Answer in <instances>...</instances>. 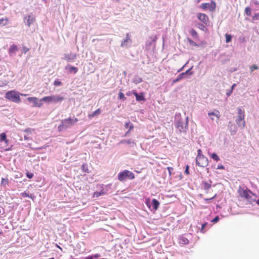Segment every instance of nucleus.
Instances as JSON below:
<instances>
[{
    "instance_id": "42",
    "label": "nucleus",
    "mask_w": 259,
    "mask_h": 259,
    "mask_svg": "<svg viewBox=\"0 0 259 259\" xmlns=\"http://www.w3.org/2000/svg\"><path fill=\"white\" fill-rule=\"evenodd\" d=\"M207 225V223H205L203 224H202V226H201V231L202 232V233H204L205 232V231H204V229L205 228V227H206V226Z\"/></svg>"
},
{
    "instance_id": "1",
    "label": "nucleus",
    "mask_w": 259,
    "mask_h": 259,
    "mask_svg": "<svg viewBox=\"0 0 259 259\" xmlns=\"http://www.w3.org/2000/svg\"><path fill=\"white\" fill-rule=\"evenodd\" d=\"M238 193L241 197L246 199L250 203H253L256 201L255 195L248 189H244L239 187L238 190Z\"/></svg>"
},
{
    "instance_id": "47",
    "label": "nucleus",
    "mask_w": 259,
    "mask_h": 259,
    "mask_svg": "<svg viewBox=\"0 0 259 259\" xmlns=\"http://www.w3.org/2000/svg\"><path fill=\"white\" fill-rule=\"evenodd\" d=\"M189 165H187L186 166V168H185V173L187 175H189Z\"/></svg>"
},
{
    "instance_id": "48",
    "label": "nucleus",
    "mask_w": 259,
    "mask_h": 259,
    "mask_svg": "<svg viewBox=\"0 0 259 259\" xmlns=\"http://www.w3.org/2000/svg\"><path fill=\"white\" fill-rule=\"evenodd\" d=\"M21 195L23 197H29V194L26 192L22 193Z\"/></svg>"
},
{
    "instance_id": "44",
    "label": "nucleus",
    "mask_w": 259,
    "mask_h": 259,
    "mask_svg": "<svg viewBox=\"0 0 259 259\" xmlns=\"http://www.w3.org/2000/svg\"><path fill=\"white\" fill-rule=\"evenodd\" d=\"M26 176L28 178L31 179L33 177V174L32 173H30L29 172H27L26 174Z\"/></svg>"
},
{
    "instance_id": "33",
    "label": "nucleus",
    "mask_w": 259,
    "mask_h": 259,
    "mask_svg": "<svg viewBox=\"0 0 259 259\" xmlns=\"http://www.w3.org/2000/svg\"><path fill=\"white\" fill-rule=\"evenodd\" d=\"M205 25H204V24L199 23L198 25V28H199L201 30L206 31L207 29L205 27Z\"/></svg>"
},
{
    "instance_id": "56",
    "label": "nucleus",
    "mask_w": 259,
    "mask_h": 259,
    "mask_svg": "<svg viewBox=\"0 0 259 259\" xmlns=\"http://www.w3.org/2000/svg\"><path fill=\"white\" fill-rule=\"evenodd\" d=\"M11 149H12V146H11L10 148H8V149H6L5 150V151H10V150H11Z\"/></svg>"
},
{
    "instance_id": "20",
    "label": "nucleus",
    "mask_w": 259,
    "mask_h": 259,
    "mask_svg": "<svg viewBox=\"0 0 259 259\" xmlns=\"http://www.w3.org/2000/svg\"><path fill=\"white\" fill-rule=\"evenodd\" d=\"M101 113V110L100 108H98L96 111L93 112L92 113L88 115V117L90 119H92L94 117L99 115Z\"/></svg>"
},
{
    "instance_id": "13",
    "label": "nucleus",
    "mask_w": 259,
    "mask_h": 259,
    "mask_svg": "<svg viewBox=\"0 0 259 259\" xmlns=\"http://www.w3.org/2000/svg\"><path fill=\"white\" fill-rule=\"evenodd\" d=\"M203 189L205 191L206 193H208L211 187V182H209L203 181L201 184Z\"/></svg>"
},
{
    "instance_id": "45",
    "label": "nucleus",
    "mask_w": 259,
    "mask_h": 259,
    "mask_svg": "<svg viewBox=\"0 0 259 259\" xmlns=\"http://www.w3.org/2000/svg\"><path fill=\"white\" fill-rule=\"evenodd\" d=\"M190 70L191 69H189L188 70H187L186 72H183L182 73H184V76L187 74H189L190 75H192L193 74V73L192 72H190Z\"/></svg>"
},
{
    "instance_id": "61",
    "label": "nucleus",
    "mask_w": 259,
    "mask_h": 259,
    "mask_svg": "<svg viewBox=\"0 0 259 259\" xmlns=\"http://www.w3.org/2000/svg\"><path fill=\"white\" fill-rule=\"evenodd\" d=\"M220 168H224V166H221L220 167H219Z\"/></svg>"
},
{
    "instance_id": "30",
    "label": "nucleus",
    "mask_w": 259,
    "mask_h": 259,
    "mask_svg": "<svg viewBox=\"0 0 259 259\" xmlns=\"http://www.w3.org/2000/svg\"><path fill=\"white\" fill-rule=\"evenodd\" d=\"M8 22V18H2L0 19V24L3 25L4 26L6 25Z\"/></svg>"
},
{
    "instance_id": "9",
    "label": "nucleus",
    "mask_w": 259,
    "mask_h": 259,
    "mask_svg": "<svg viewBox=\"0 0 259 259\" xmlns=\"http://www.w3.org/2000/svg\"><path fill=\"white\" fill-rule=\"evenodd\" d=\"M197 17L200 21L206 26L209 25V19L208 16L204 13H198L197 14Z\"/></svg>"
},
{
    "instance_id": "25",
    "label": "nucleus",
    "mask_w": 259,
    "mask_h": 259,
    "mask_svg": "<svg viewBox=\"0 0 259 259\" xmlns=\"http://www.w3.org/2000/svg\"><path fill=\"white\" fill-rule=\"evenodd\" d=\"M9 179L2 178L1 180V185L3 186H6L9 184Z\"/></svg>"
},
{
    "instance_id": "37",
    "label": "nucleus",
    "mask_w": 259,
    "mask_h": 259,
    "mask_svg": "<svg viewBox=\"0 0 259 259\" xmlns=\"http://www.w3.org/2000/svg\"><path fill=\"white\" fill-rule=\"evenodd\" d=\"M54 84L55 86H59L62 84V82L60 81H59L58 79H56L54 81Z\"/></svg>"
},
{
    "instance_id": "34",
    "label": "nucleus",
    "mask_w": 259,
    "mask_h": 259,
    "mask_svg": "<svg viewBox=\"0 0 259 259\" xmlns=\"http://www.w3.org/2000/svg\"><path fill=\"white\" fill-rule=\"evenodd\" d=\"M118 99L119 100H125L126 99V98L124 97V95L123 93L120 92L119 93H118Z\"/></svg>"
},
{
    "instance_id": "32",
    "label": "nucleus",
    "mask_w": 259,
    "mask_h": 259,
    "mask_svg": "<svg viewBox=\"0 0 259 259\" xmlns=\"http://www.w3.org/2000/svg\"><path fill=\"white\" fill-rule=\"evenodd\" d=\"M245 13L248 16H249L251 15V9H250V8L249 7H247L245 8Z\"/></svg>"
},
{
    "instance_id": "59",
    "label": "nucleus",
    "mask_w": 259,
    "mask_h": 259,
    "mask_svg": "<svg viewBox=\"0 0 259 259\" xmlns=\"http://www.w3.org/2000/svg\"><path fill=\"white\" fill-rule=\"evenodd\" d=\"M57 247L60 249L61 250L62 249V248L58 245H57Z\"/></svg>"
},
{
    "instance_id": "55",
    "label": "nucleus",
    "mask_w": 259,
    "mask_h": 259,
    "mask_svg": "<svg viewBox=\"0 0 259 259\" xmlns=\"http://www.w3.org/2000/svg\"><path fill=\"white\" fill-rule=\"evenodd\" d=\"M236 84L235 83H234L231 87V90L233 91V90L234 89V88L236 87Z\"/></svg>"
},
{
    "instance_id": "14",
    "label": "nucleus",
    "mask_w": 259,
    "mask_h": 259,
    "mask_svg": "<svg viewBox=\"0 0 259 259\" xmlns=\"http://www.w3.org/2000/svg\"><path fill=\"white\" fill-rule=\"evenodd\" d=\"M208 115L212 120H214V118L212 117V116H214L217 118L218 119H219L220 117V113L218 110H214L213 112H208Z\"/></svg>"
},
{
    "instance_id": "46",
    "label": "nucleus",
    "mask_w": 259,
    "mask_h": 259,
    "mask_svg": "<svg viewBox=\"0 0 259 259\" xmlns=\"http://www.w3.org/2000/svg\"><path fill=\"white\" fill-rule=\"evenodd\" d=\"M32 130L29 128H26L24 132L26 133L27 134H30L31 133Z\"/></svg>"
},
{
    "instance_id": "7",
    "label": "nucleus",
    "mask_w": 259,
    "mask_h": 259,
    "mask_svg": "<svg viewBox=\"0 0 259 259\" xmlns=\"http://www.w3.org/2000/svg\"><path fill=\"white\" fill-rule=\"evenodd\" d=\"M188 117L185 120L181 119L177 122L176 127L181 133H185L188 129Z\"/></svg>"
},
{
    "instance_id": "6",
    "label": "nucleus",
    "mask_w": 259,
    "mask_h": 259,
    "mask_svg": "<svg viewBox=\"0 0 259 259\" xmlns=\"http://www.w3.org/2000/svg\"><path fill=\"white\" fill-rule=\"evenodd\" d=\"M135 178L134 173L126 169L120 172L118 175V179L121 182L125 181L126 179L133 180Z\"/></svg>"
},
{
    "instance_id": "27",
    "label": "nucleus",
    "mask_w": 259,
    "mask_h": 259,
    "mask_svg": "<svg viewBox=\"0 0 259 259\" xmlns=\"http://www.w3.org/2000/svg\"><path fill=\"white\" fill-rule=\"evenodd\" d=\"M184 77V73H181L179 76L173 80L172 83H175L182 79Z\"/></svg>"
},
{
    "instance_id": "43",
    "label": "nucleus",
    "mask_w": 259,
    "mask_h": 259,
    "mask_svg": "<svg viewBox=\"0 0 259 259\" xmlns=\"http://www.w3.org/2000/svg\"><path fill=\"white\" fill-rule=\"evenodd\" d=\"M217 195L216 194H214L213 196H212L211 198H204V201L207 202V201H208L210 200H212L213 199H214L215 197H216Z\"/></svg>"
},
{
    "instance_id": "29",
    "label": "nucleus",
    "mask_w": 259,
    "mask_h": 259,
    "mask_svg": "<svg viewBox=\"0 0 259 259\" xmlns=\"http://www.w3.org/2000/svg\"><path fill=\"white\" fill-rule=\"evenodd\" d=\"M180 242L182 244H187L189 243V240L185 237H182L180 238Z\"/></svg>"
},
{
    "instance_id": "19",
    "label": "nucleus",
    "mask_w": 259,
    "mask_h": 259,
    "mask_svg": "<svg viewBox=\"0 0 259 259\" xmlns=\"http://www.w3.org/2000/svg\"><path fill=\"white\" fill-rule=\"evenodd\" d=\"M26 23L28 26L32 23L35 20V17L31 15H29L26 17Z\"/></svg>"
},
{
    "instance_id": "5",
    "label": "nucleus",
    "mask_w": 259,
    "mask_h": 259,
    "mask_svg": "<svg viewBox=\"0 0 259 259\" xmlns=\"http://www.w3.org/2000/svg\"><path fill=\"white\" fill-rule=\"evenodd\" d=\"M77 121L78 119L77 118L72 119L71 118L69 117L67 119H64L61 121V124L59 125L58 130L60 131H62L64 128H66L70 126L74 125Z\"/></svg>"
},
{
    "instance_id": "3",
    "label": "nucleus",
    "mask_w": 259,
    "mask_h": 259,
    "mask_svg": "<svg viewBox=\"0 0 259 259\" xmlns=\"http://www.w3.org/2000/svg\"><path fill=\"white\" fill-rule=\"evenodd\" d=\"M5 97L6 99L15 103H18L21 102L20 93L15 90L7 92L5 94Z\"/></svg>"
},
{
    "instance_id": "28",
    "label": "nucleus",
    "mask_w": 259,
    "mask_h": 259,
    "mask_svg": "<svg viewBox=\"0 0 259 259\" xmlns=\"http://www.w3.org/2000/svg\"><path fill=\"white\" fill-rule=\"evenodd\" d=\"M81 170L82 171L87 173L90 172V170L88 168V165L86 163H84L81 165Z\"/></svg>"
},
{
    "instance_id": "26",
    "label": "nucleus",
    "mask_w": 259,
    "mask_h": 259,
    "mask_svg": "<svg viewBox=\"0 0 259 259\" xmlns=\"http://www.w3.org/2000/svg\"><path fill=\"white\" fill-rule=\"evenodd\" d=\"M190 33L194 38H197L198 37V33L195 29H191V30L190 31Z\"/></svg>"
},
{
    "instance_id": "41",
    "label": "nucleus",
    "mask_w": 259,
    "mask_h": 259,
    "mask_svg": "<svg viewBox=\"0 0 259 259\" xmlns=\"http://www.w3.org/2000/svg\"><path fill=\"white\" fill-rule=\"evenodd\" d=\"M253 20H258L259 19V13H255L253 16Z\"/></svg>"
},
{
    "instance_id": "22",
    "label": "nucleus",
    "mask_w": 259,
    "mask_h": 259,
    "mask_svg": "<svg viewBox=\"0 0 259 259\" xmlns=\"http://www.w3.org/2000/svg\"><path fill=\"white\" fill-rule=\"evenodd\" d=\"M69 69L70 72H74L76 73L78 71V68L76 67H74L70 65H68L65 67V69Z\"/></svg>"
},
{
    "instance_id": "57",
    "label": "nucleus",
    "mask_w": 259,
    "mask_h": 259,
    "mask_svg": "<svg viewBox=\"0 0 259 259\" xmlns=\"http://www.w3.org/2000/svg\"><path fill=\"white\" fill-rule=\"evenodd\" d=\"M131 95V92H128L127 93H126V95L127 96H130Z\"/></svg>"
},
{
    "instance_id": "53",
    "label": "nucleus",
    "mask_w": 259,
    "mask_h": 259,
    "mask_svg": "<svg viewBox=\"0 0 259 259\" xmlns=\"http://www.w3.org/2000/svg\"><path fill=\"white\" fill-rule=\"evenodd\" d=\"M100 256V254L97 253V254H95L92 255V256H93V258H98Z\"/></svg>"
},
{
    "instance_id": "2",
    "label": "nucleus",
    "mask_w": 259,
    "mask_h": 259,
    "mask_svg": "<svg viewBox=\"0 0 259 259\" xmlns=\"http://www.w3.org/2000/svg\"><path fill=\"white\" fill-rule=\"evenodd\" d=\"M196 165L199 167H205L208 164V160L202 153V150L199 149L197 150V155L196 157Z\"/></svg>"
},
{
    "instance_id": "51",
    "label": "nucleus",
    "mask_w": 259,
    "mask_h": 259,
    "mask_svg": "<svg viewBox=\"0 0 259 259\" xmlns=\"http://www.w3.org/2000/svg\"><path fill=\"white\" fill-rule=\"evenodd\" d=\"M151 38L152 39V41H156L157 39V37L156 35H155L151 37Z\"/></svg>"
},
{
    "instance_id": "62",
    "label": "nucleus",
    "mask_w": 259,
    "mask_h": 259,
    "mask_svg": "<svg viewBox=\"0 0 259 259\" xmlns=\"http://www.w3.org/2000/svg\"><path fill=\"white\" fill-rule=\"evenodd\" d=\"M162 163H163V164H166V163H165V162H162Z\"/></svg>"
},
{
    "instance_id": "23",
    "label": "nucleus",
    "mask_w": 259,
    "mask_h": 259,
    "mask_svg": "<svg viewBox=\"0 0 259 259\" xmlns=\"http://www.w3.org/2000/svg\"><path fill=\"white\" fill-rule=\"evenodd\" d=\"M153 208L155 210L157 209L159 206V202L155 199H153L152 201Z\"/></svg>"
},
{
    "instance_id": "24",
    "label": "nucleus",
    "mask_w": 259,
    "mask_h": 259,
    "mask_svg": "<svg viewBox=\"0 0 259 259\" xmlns=\"http://www.w3.org/2000/svg\"><path fill=\"white\" fill-rule=\"evenodd\" d=\"M210 156L217 162L219 161L220 160V158L219 157V156L215 153L210 154Z\"/></svg>"
},
{
    "instance_id": "31",
    "label": "nucleus",
    "mask_w": 259,
    "mask_h": 259,
    "mask_svg": "<svg viewBox=\"0 0 259 259\" xmlns=\"http://www.w3.org/2000/svg\"><path fill=\"white\" fill-rule=\"evenodd\" d=\"M225 37H226V42L227 43H228V42H230L231 41L232 36V35L231 34H229L228 33H226L225 34Z\"/></svg>"
},
{
    "instance_id": "52",
    "label": "nucleus",
    "mask_w": 259,
    "mask_h": 259,
    "mask_svg": "<svg viewBox=\"0 0 259 259\" xmlns=\"http://www.w3.org/2000/svg\"><path fill=\"white\" fill-rule=\"evenodd\" d=\"M131 123L130 121H128L127 122H126L124 124V126L126 128H127L128 127L129 124Z\"/></svg>"
},
{
    "instance_id": "8",
    "label": "nucleus",
    "mask_w": 259,
    "mask_h": 259,
    "mask_svg": "<svg viewBox=\"0 0 259 259\" xmlns=\"http://www.w3.org/2000/svg\"><path fill=\"white\" fill-rule=\"evenodd\" d=\"M238 118L236 119L237 124L241 126L242 127H244L245 126V122L244 120L245 118V113L240 108H238Z\"/></svg>"
},
{
    "instance_id": "21",
    "label": "nucleus",
    "mask_w": 259,
    "mask_h": 259,
    "mask_svg": "<svg viewBox=\"0 0 259 259\" xmlns=\"http://www.w3.org/2000/svg\"><path fill=\"white\" fill-rule=\"evenodd\" d=\"M4 141L6 145L9 143V140L7 138V135L5 133L0 134V142Z\"/></svg>"
},
{
    "instance_id": "63",
    "label": "nucleus",
    "mask_w": 259,
    "mask_h": 259,
    "mask_svg": "<svg viewBox=\"0 0 259 259\" xmlns=\"http://www.w3.org/2000/svg\"><path fill=\"white\" fill-rule=\"evenodd\" d=\"M162 163H163V164H166V163H165V162H162Z\"/></svg>"
},
{
    "instance_id": "39",
    "label": "nucleus",
    "mask_w": 259,
    "mask_h": 259,
    "mask_svg": "<svg viewBox=\"0 0 259 259\" xmlns=\"http://www.w3.org/2000/svg\"><path fill=\"white\" fill-rule=\"evenodd\" d=\"M251 72H253L254 70L257 69L258 67L256 65H253L250 67Z\"/></svg>"
},
{
    "instance_id": "58",
    "label": "nucleus",
    "mask_w": 259,
    "mask_h": 259,
    "mask_svg": "<svg viewBox=\"0 0 259 259\" xmlns=\"http://www.w3.org/2000/svg\"><path fill=\"white\" fill-rule=\"evenodd\" d=\"M20 95H21V96H24V97H25V96H27V95H26V94H20Z\"/></svg>"
},
{
    "instance_id": "12",
    "label": "nucleus",
    "mask_w": 259,
    "mask_h": 259,
    "mask_svg": "<svg viewBox=\"0 0 259 259\" xmlns=\"http://www.w3.org/2000/svg\"><path fill=\"white\" fill-rule=\"evenodd\" d=\"M100 187L101 188V190L100 192H95L93 194V198H98L100 196L105 195L106 194V191L104 190L103 188V185L102 184L100 185Z\"/></svg>"
},
{
    "instance_id": "11",
    "label": "nucleus",
    "mask_w": 259,
    "mask_h": 259,
    "mask_svg": "<svg viewBox=\"0 0 259 259\" xmlns=\"http://www.w3.org/2000/svg\"><path fill=\"white\" fill-rule=\"evenodd\" d=\"M27 100L33 104V107H40L42 105V101H39L36 97H29Z\"/></svg>"
},
{
    "instance_id": "50",
    "label": "nucleus",
    "mask_w": 259,
    "mask_h": 259,
    "mask_svg": "<svg viewBox=\"0 0 259 259\" xmlns=\"http://www.w3.org/2000/svg\"><path fill=\"white\" fill-rule=\"evenodd\" d=\"M134 128V125L133 124H131L130 126H129V130L126 133V135L127 134H128L130 131H131L132 130H133Z\"/></svg>"
},
{
    "instance_id": "35",
    "label": "nucleus",
    "mask_w": 259,
    "mask_h": 259,
    "mask_svg": "<svg viewBox=\"0 0 259 259\" xmlns=\"http://www.w3.org/2000/svg\"><path fill=\"white\" fill-rule=\"evenodd\" d=\"M122 143H125V144H133V145H134L135 143L134 141H131V140H123V141H122L121 142Z\"/></svg>"
},
{
    "instance_id": "10",
    "label": "nucleus",
    "mask_w": 259,
    "mask_h": 259,
    "mask_svg": "<svg viewBox=\"0 0 259 259\" xmlns=\"http://www.w3.org/2000/svg\"><path fill=\"white\" fill-rule=\"evenodd\" d=\"M200 7L204 10L208 9L210 12H213L216 8L215 3L211 1L210 3H203Z\"/></svg>"
},
{
    "instance_id": "16",
    "label": "nucleus",
    "mask_w": 259,
    "mask_h": 259,
    "mask_svg": "<svg viewBox=\"0 0 259 259\" xmlns=\"http://www.w3.org/2000/svg\"><path fill=\"white\" fill-rule=\"evenodd\" d=\"M131 42H132V40L130 38L129 34L127 33L126 35V38L123 40V41H122V42L121 44V46L122 47H127L128 45V44L131 43Z\"/></svg>"
},
{
    "instance_id": "40",
    "label": "nucleus",
    "mask_w": 259,
    "mask_h": 259,
    "mask_svg": "<svg viewBox=\"0 0 259 259\" xmlns=\"http://www.w3.org/2000/svg\"><path fill=\"white\" fill-rule=\"evenodd\" d=\"M219 216H216L212 221L211 222L213 223H216L219 221Z\"/></svg>"
},
{
    "instance_id": "54",
    "label": "nucleus",
    "mask_w": 259,
    "mask_h": 259,
    "mask_svg": "<svg viewBox=\"0 0 259 259\" xmlns=\"http://www.w3.org/2000/svg\"><path fill=\"white\" fill-rule=\"evenodd\" d=\"M232 91L230 90L229 92H228L226 93V95H227V96H229L232 94Z\"/></svg>"
},
{
    "instance_id": "60",
    "label": "nucleus",
    "mask_w": 259,
    "mask_h": 259,
    "mask_svg": "<svg viewBox=\"0 0 259 259\" xmlns=\"http://www.w3.org/2000/svg\"><path fill=\"white\" fill-rule=\"evenodd\" d=\"M256 203L259 205V199L257 200Z\"/></svg>"
},
{
    "instance_id": "17",
    "label": "nucleus",
    "mask_w": 259,
    "mask_h": 259,
    "mask_svg": "<svg viewBox=\"0 0 259 259\" xmlns=\"http://www.w3.org/2000/svg\"><path fill=\"white\" fill-rule=\"evenodd\" d=\"M132 93L135 96L137 101H141L145 100L143 93H142L140 95H139L135 90L133 91Z\"/></svg>"
},
{
    "instance_id": "49",
    "label": "nucleus",
    "mask_w": 259,
    "mask_h": 259,
    "mask_svg": "<svg viewBox=\"0 0 259 259\" xmlns=\"http://www.w3.org/2000/svg\"><path fill=\"white\" fill-rule=\"evenodd\" d=\"M167 169L168 170L169 175L170 176L171 174V171L172 170H173V168L171 167H167Z\"/></svg>"
},
{
    "instance_id": "36",
    "label": "nucleus",
    "mask_w": 259,
    "mask_h": 259,
    "mask_svg": "<svg viewBox=\"0 0 259 259\" xmlns=\"http://www.w3.org/2000/svg\"><path fill=\"white\" fill-rule=\"evenodd\" d=\"M188 40L190 45H191V46H194V47L198 46V45L195 41H194L193 40H192L191 39L188 38Z\"/></svg>"
},
{
    "instance_id": "18",
    "label": "nucleus",
    "mask_w": 259,
    "mask_h": 259,
    "mask_svg": "<svg viewBox=\"0 0 259 259\" xmlns=\"http://www.w3.org/2000/svg\"><path fill=\"white\" fill-rule=\"evenodd\" d=\"M18 49L17 46L15 45H12L10 46L9 49V53L11 56H13V54H15V53L18 51Z\"/></svg>"
},
{
    "instance_id": "4",
    "label": "nucleus",
    "mask_w": 259,
    "mask_h": 259,
    "mask_svg": "<svg viewBox=\"0 0 259 259\" xmlns=\"http://www.w3.org/2000/svg\"><path fill=\"white\" fill-rule=\"evenodd\" d=\"M64 100V98L59 95H53L51 96H46L40 99V101H44L46 103H60Z\"/></svg>"
},
{
    "instance_id": "38",
    "label": "nucleus",
    "mask_w": 259,
    "mask_h": 259,
    "mask_svg": "<svg viewBox=\"0 0 259 259\" xmlns=\"http://www.w3.org/2000/svg\"><path fill=\"white\" fill-rule=\"evenodd\" d=\"M29 49L26 46H23L22 48V52L24 54H26L27 52L29 51Z\"/></svg>"
},
{
    "instance_id": "15",
    "label": "nucleus",
    "mask_w": 259,
    "mask_h": 259,
    "mask_svg": "<svg viewBox=\"0 0 259 259\" xmlns=\"http://www.w3.org/2000/svg\"><path fill=\"white\" fill-rule=\"evenodd\" d=\"M76 57L75 54H65L64 56V60L68 62L73 61Z\"/></svg>"
}]
</instances>
